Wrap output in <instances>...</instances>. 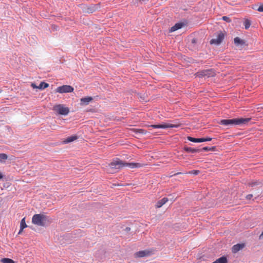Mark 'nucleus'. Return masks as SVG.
<instances>
[{
    "mask_svg": "<svg viewBox=\"0 0 263 263\" xmlns=\"http://www.w3.org/2000/svg\"><path fill=\"white\" fill-rule=\"evenodd\" d=\"M251 118H237L230 119H222L219 122V124L230 128L235 126H245L248 124L251 121Z\"/></svg>",
    "mask_w": 263,
    "mask_h": 263,
    "instance_id": "f257e3e1",
    "label": "nucleus"
},
{
    "mask_svg": "<svg viewBox=\"0 0 263 263\" xmlns=\"http://www.w3.org/2000/svg\"><path fill=\"white\" fill-rule=\"evenodd\" d=\"M143 165L140 163L125 162L120 160L119 158H116L109 164V166L112 169H121L124 167H128L130 168H139Z\"/></svg>",
    "mask_w": 263,
    "mask_h": 263,
    "instance_id": "f03ea898",
    "label": "nucleus"
},
{
    "mask_svg": "<svg viewBox=\"0 0 263 263\" xmlns=\"http://www.w3.org/2000/svg\"><path fill=\"white\" fill-rule=\"evenodd\" d=\"M50 221V217L44 214H35L32 218V223L37 226L45 227Z\"/></svg>",
    "mask_w": 263,
    "mask_h": 263,
    "instance_id": "7ed1b4c3",
    "label": "nucleus"
},
{
    "mask_svg": "<svg viewBox=\"0 0 263 263\" xmlns=\"http://www.w3.org/2000/svg\"><path fill=\"white\" fill-rule=\"evenodd\" d=\"M216 75L215 71L213 69L201 70L196 73V77L201 78L203 77L210 78Z\"/></svg>",
    "mask_w": 263,
    "mask_h": 263,
    "instance_id": "20e7f679",
    "label": "nucleus"
},
{
    "mask_svg": "<svg viewBox=\"0 0 263 263\" xmlns=\"http://www.w3.org/2000/svg\"><path fill=\"white\" fill-rule=\"evenodd\" d=\"M53 110L60 115L66 116L69 112V108L62 104L57 105L53 107Z\"/></svg>",
    "mask_w": 263,
    "mask_h": 263,
    "instance_id": "39448f33",
    "label": "nucleus"
},
{
    "mask_svg": "<svg viewBox=\"0 0 263 263\" xmlns=\"http://www.w3.org/2000/svg\"><path fill=\"white\" fill-rule=\"evenodd\" d=\"M73 90L74 89L72 86L70 85H64L58 87L55 91L56 92L60 93H64L71 92L73 91Z\"/></svg>",
    "mask_w": 263,
    "mask_h": 263,
    "instance_id": "423d86ee",
    "label": "nucleus"
},
{
    "mask_svg": "<svg viewBox=\"0 0 263 263\" xmlns=\"http://www.w3.org/2000/svg\"><path fill=\"white\" fill-rule=\"evenodd\" d=\"M224 34L222 32H220L218 34L216 37L212 39L210 43L211 44L219 45L224 39Z\"/></svg>",
    "mask_w": 263,
    "mask_h": 263,
    "instance_id": "0eeeda50",
    "label": "nucleus"
},
{
    "mask_svg": "<svg viewBox=\"0 0 263 263\" xmlns=\"http://www.w3.org/2000/svg\"><path fill=\"white\" fill-rule=\"evenodd\" d=\"M148 127H153L154 128H167L176 127L177 126L172 124H152L148 125Z\"/></svg>",
    "mask_w": 263,
    "mask_h": 263,
    "instance_id": "6e6552de",
    "label": "nucleus"
},
{
    "mask_svg": "<svg viewBox=\"0 0 263 263\" xmlns=\"http://www.w3.org/2000/svg\"><path fill=\"white\" fill-rule=\"evenodd\" d=\"M188 140L193 142H203L206 141H210L212 140V138L208 137V138H193L190 136H188L187 137Z\"/></svg>",
    "mask_w": 263,
    "mask_h": 263,
    "instance_id": "1a4fd4ad",
    "label": "nucleus"
},
{
    "mask_svg": "<svg viewBox=\"0 0 263 263\" xmlns=\"http://www.w3.org/2000/svg\"><path fill=\"white\" fill-rule=\"evenodd\" d=\"M248 185L252 187L257 186L259 189L263 186V182L260 180H252L248 183Z\"/></svg>",
    "mask_w": 263,
    "mask_h": 263,
    "instance_id": "9d476101",
    "label": "nucleus"
},
{
    "mask_svg": "<svg viewBox=\"0 0 263 263\" xmlns=\"http://www.w3.org/2000/svg\"><path fill=\"white\" fill-rule=\"evenodd\" d=\"M150 255V252L147 250L140 251L135 254L137 258H141L145 256H148Z\"/></svg>",
    "mask_w": 263,
    "mask_h": 263,
    "instance_id": "9b49d317",
    "label": "nucleus"
},
{
    "mask_svg": "<svg viewBox=\"0 0 263 263\" xmlns=\"http://www.w3.org/2000/svg\"><path fill=\"white\" fill-rule=\"evenodd\" d=\"M184 26V24L183 23H176L173 26H172L169 30L170 32H174L179 29H181L183 26Z\"/></svg>",
    "mask_w": 263,
    "mask_h": 263,
    "instance_id": "f8f14e48",
    "label": "nucleus"
},
{
    "mask_svg": "<svg viewBox=\"0 0 263 263\" xmlns=\"http://www.w3.org/2000/svg\"><path fill=\"white\" fill-rule=\"evenodd\" d=\"M245 247L244 243H237L233 246L232 248V252L234 253H236L238 252L239 250L242 249Z\"/></svg>",
    "mask_w": 263,
    "mask_h": 263,
    "instance_id": "ddd939ff",
    "label": "nucleus"
},
{
    "mask_svg": "<svg viewBox=\"0 0 263 263\" xmlns=\"http://www.w3.org/2000/svg\"><path fill=\"white\" fill-rule=\"evenodd\" d=\"M183 149L187 153H196L201 152V150L199 148H194L191 147L184 146Z\"/></svg>",
    "mask_w": 263,
    "mask_h": 263,
    "instance_id": "4468645a",
    "label": "nucleus"
},
{
    "mask_svg": "<svg viewBox=\"0 0 263 263\" xmlns=\"http://www.w3.org/2000/svg\"><path fill=\"white\" fill-rule=\"evenodd\" d=\"M168 201V199L166 197H164L162 199L159 200L156 204V206L157 208L162 207L166 202Z\"/></svg>",
    "mask_w": 263,
    "mask_h": 263,
    "instance_id": "2eb2a0df",
    "label": "nucleus"
},
{
    "mask_svg": "<svg viewBox=\"0 0 263 263\" xmlns=\"http://www.w3.org/2000/svg\"><path fill=\"white\" fill-rule=\"evenodd\" d=\"M234 44L237 46H242L245 44V42L239 37H236L234 39Z\"/></svg>",
    "mask_w": 263,
    "mask_h": 263,
    "instance_id": "dca6fc26",
    "label": "nucleus"
},
{
    "mask_svg": "<svg viewBox=\"0 0 263 263\" xmlns=\"http://www.w3.org/2000/svg\"><path fill=\"white\" fill-rule=\"evenodd\" d=\"M93 100L91 97H86L81 99V104L87 105Z\"/></svg>",
    "mask_w": 263,
    "mask_h": 263,
    "instance_id": "f3484780",
    "label": "nucleus"
},
{
    "mask_svg": "<svg viewBox=\"0 0 263 263\" xmlns=\"http://www.w3.org/2000/svg\"><path fill=\"white\" fill-rule=\"evenodd\" d=\"M132 131L135 133L136 134L139 135H146L147 133L146 130L144 129H139V128H133L132 129Z\"/></svg>",
    "mask_w": 263,
    "mask_h": 263,
    "instance_id": "a211bd4d",
    "label": "nucleus"
},
{
    "mask_svg": "<svg viewBox=\"0 0 263 263\" xmlns=\"http://www.w3.org/2000/svg\"><path fill=\"white\" fill-rule=\"evenodd\" d=\"M228 260L226 256H222L217 259L213 263H227Z\"/></svg>",
    "mask_w": 263,
    "mask_h": 263,
    "instance_id": "6ab92c4d",
    "label": "nucleus"
},
{
    "mask_svg": "<svg viewBox=\"0 0 263 263\" xmlns=\"http://www.w3.org/2000/svg\"><path fill=\"white\" fill-rule=\"evenodd\" d=\"M78 138V137L77 136H70V137H67L65 140H64V142L65 143H70V142H73V141H74L75 140H76Z\"/></svg>",
    "mask_w": 263,
    "mask_h": 263,
    "instance_id": "aec40b11",
    "label": "nucleus"
},
{
    "mask_svg": "<svg viewBox=\"0 0 263 263\" xmlns=\"http://www.w3.org/2000/svg\"><path fill=\"white\" fill-rule=\"evenodd\" d=\"M49 86V84L44 82H42L37 86V88L41 90L44 89Z\"/></svg>",
    "mask_w": 263,
    "mask_h": 263,
    "instance_id": "412c9836",
    "label": "nucleus"
},
{
    "mask_svg": "<svg viewBox=\"0 0 263 263\" xmlns=\"http://www.w3.org/2000/svg\"><path fill=\"white\" fill-rule=\"evenodd\" d=\"M27 227V225L25 222V217H24L21 221L20 228L21 231H23L25 228Z\"/></svg>",
    "mask_w": 263,
    "mask_h": 263,
    "instance_id": "4be33fe9",
    "label": "nucleus"
},
{
    "mask_svg": "<svg viewBox=\"0 0 263 263\" xmlns=\"http://www.w3.org/2000/svg\"><path fill=\"white\" fill-rule=\"evenodd\" d=\"M8 158V156L6 154L2 153L0 154V163L5 162Z\"/></svg>",
    "mask_w": 263,
    "mask_h": 263,
    "instance_id": "5701e85b",
    "label": "nucleus"
},
{
    "mask_svg": "<svg viewBox=\"0 0 263 263\" xmlns=\"http://www.w3.org/2000/svg\"><path fill=\"white\" fill-rule=\"evenodd\" d=\"M215 148V147L214 146H213V147L205 146L200 149L201 150V152H208V151H213Z\"/></svg>",
    "mask_w": 263,
    "mask_h": 263,
    "instance_id": "b1692460",
    "label": "nucleus"
},
{
    "mask_svg": "<svg viewBox=\"0 0 263 263\" xmlns=\"http://www.w3.org/2000/svg\"><path fill=\"white\" fill-rule=\"evenodd\" d=\"M2 263H15V261L12 259L8 258H4L1 259Z\"/></svg>",
    "mask_w": 263,
    "mask_h": 263,
    "instance_id": "393cba45",
    "label": "nucleus"
},
{
    "mask_svg": "<svg viewBox=\"0 0 263 263\" xmlns=\"http://www.w3.org/2000/svg\"><path fill=\"white\" fill-rule=\"evenodd\" d=\"M250 22L248 20H246L244 22L245 27L246 29H248L250 26Z\"/></svg>",
    "mask_w": 263,
    "mask_h": 263,
    "instance_id": "a878e982",
    "label": "nucleus"
},
{
    "mask_svg": "<svg viewBox=\"0 0 263 263\" xmlns=\"http://www.w3.org/2000/svg\"><path fill=\"white\" fill-rule=\"evenodd\" d=\"M222 20L223 21H226L227 22H228V23H229V22H230L231 21L230 18L229 17L227 16H222Z\"/></svg>",
    "mask_w": 263,
    "mask_h": 263,
    "instance_id": "bb28decb",
    "label": "nucleus"
},
{
    "mask_svg": "<svg viewBox=\"0 0 263 263\" xmlns=\"http://www.w3.org/2000/svg\"><path fill=\"white\" fill-rule=\"evenodd\" d=\"M257 10L259 12H263V5H260L258 8Z\"/></svg>",
    "mask_w": 263,
    "mask_h": 263,
    "instance_id": "cd10ccee",
    "label": "nucleus"
},
{
    "mask_svg": "<svg viewBox=\"0 0 263 263\" xmlns=\"http://www.w3.org/2000/svg\"><path fill=\"white\" fill-rule=\"evenodd\" d=\"M252 197H253V195L252 194H249V195L246 196V199L247 200H250Z\"/></svg>",
    "mask_w": 263,
    "mask_h": 263,
    "instance_id": "c85d7f7f",
    "label": "nucleus"
},
{
    "mask_svg": "<svg viewBox=\"0 0 263 263\" xmlns=\"http://www.w3.org/2000/svg\"><path fill=\"white\" fill-rule=\"evenodd\" d=\"M199 171H197V170H193L192 171V173L195 175H198L199 174Z\"/></svg>",
    "mask_w": 263,
    "mask_h": 263,
    "instance_id": "c756f323",
    "label": "nucleus"
},
{
    "mask_svg": "<svg viewBox=\"0 0 263 263\" xmlns=\"http://www.w3.org/2000/svg\"><path fill=\"white\" fill-rule=\"evenodd\" d=\"M192 43L193 44H195L197 43V39L194 38L192 40V41H191Z\"/></svg>",
    "mask_w": 263,
    "mask_h": 263,
    "instance_id": "7c9ffc66",
    "label": "nucleus"
},
{
    "mask_svg": "<svg viewBox=\"0 0 263 263\" xmlns=\"http://www.w3.org/2000/svg\"><path fill=\"white\" fill-rule=\"evenodd\" d=\"M31 86L33 88H37V86L34 83H31Z\"/></svg>",
    "mask_w": 263,
    "mask_h": 263,
    "instance_id": "2f4dec72",
    "label": "nucleus"
},
{
    "mask_svg": "<svg viewBox=\"0 0 263 263\" xmlns=\"http://www.w3.org/2000/svg\"><path fill=\"white\" fill-rule=\"evenodd\" d=\"M259 239H263V232L261 233V234L259 236Z\"/></svg>",
    "mask_w": 263,
    "mask_h": 263,
    "instance_id": "473e14b6",
    "label": "nucleus"
},
{
    "mask_svg": "<svg viewBox=\"0 0 263 263\" xmlns=\"http://www.w3.org/2000/svg\"><path fill=\"white\" fill-rule=\"evenodd\" d=\"M3 178V175L0 173V180Z\"/></svg>",
    "mask_w": 263,
    "mask_h": 263,
    "instance_id": "72a5a7b5",
    "label": "nucleus"
},
{
    "mask_svg": "<svg viewBox=\"0 0 263 263\" xmlns=\"http://www.w3.org/2000/svg\"><path fill=\"white\" fill-rule=\"evenodd\" d=\"M126 230L127 231H129V230H130V228H128V227H127V228H126Z\"/></svg>",
    "mask_w": 263,
    "mask_h": 263,
    "instance_id": "f704fd0d",
    "label": "nucleus"
},
{
    "mask_svg": "<svg viewBox=\"0 0 263 263\" xmlns=\"http://www.w3.org/2000/svg\"><path fill=\"white\" fill-rule=\"evenodd\" d=\"M22 231H21V229H20L19 232H18V234H20L22 233Z\"/></svg>",
    "mask_w": 263,
    "mask_h": 263,
    "instance_id": "c9c22d12",
    "label": "nucleus"
},
{
    "mask_svg": "<svg viewBox=\"0 0 263 263\" xmlns=\"http://www.w3.org/2000/svg\"><path fill=\"white\" fill-rule=\"evenodd\" d=\"M181 174V173H177L175 174V175H178V174Z\"/></svg>",
    "mask_w": 263,
    "mask_h": 263,
    "instance_id": "e433bc0d",
    "label": "nucleus"
},
{
    "mask_svg": "<svg viewBox=\"0 0 263 263\" xmlns=\"http://www.w3.org/2000/svg\"><path fill=\"white\" fill-rule=\"evenodd\" d=\"M2 92V90L0 89V93Z\"/></svg>",
    "mask_w": 263,
    "mask_h": 263,
    "instance_id": "4c0bfd02",
    "label": "nucleus"
}]
</instances>
